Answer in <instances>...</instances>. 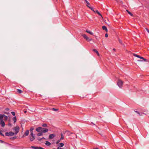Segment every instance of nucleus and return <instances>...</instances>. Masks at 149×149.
<instances>
[{"label": "nucleus", "instance_id": "nucleus-1", "mask_svg": "<svg viewBox=\"0 0 149 149\" xmlns=\"http://www.w3.org/2000/svg\"><path fill=\"white\" fill-rule=\"evenodd\" d=\"M36 130L37 132H42L44 133L47 132L49 130L47 128H43L41 127L37 128Z\"/></svg>", "mask_w": 149, "mask_h": 149}, {"label": "nucleus", "instance_id": "nucleus-2", "mask_svg": "<svg viewBox=\"0 0 149 149\" xmlns=\"http://www.w3.org/2000/svg\"><path fill=\"white\" fill-rule=\"evenodd\" d=\"M123 82L121 80L118 79L117 82V84L118 86L120 88H122V86L123 85Z\"/></svg>", "mask_w": 149, "mask_h": 149}, {"label": "nucleus", "instance_id": "nucleus-3", "mask_svg": "<svg viewBox=\"0 0 149 149\" xmlns=\"http://www.w3.org/2000/svg\"><path fill=\"white\" fill-rule=\"evenodd\" d=\"M14 130L15 131V135H16L18 132H19V126H16L14 128Z\"/></svg>", "mask_w": 149, "mask_h": 149}, {"label": "nucleus", "instance_id": "nucleus-4", "mask_svg": "<svg viewBox=\"0 0 149 149\" xmlns=\"http://www.w3.org/2000/svg\"><path fill=\"white\" fill-rule=\"evenodd\" d=\"M82 36L87 41H91L92 40L91 38H89L86 34H83L82 35Z\"/></svg>", "mask_w": 149, "mask_h": 149}, {"label": "nucleus", "instance_id": "nucleus-5", "mask_svg": "<svg viewBox=\"0 0 149 149\" xmlns=\"http://www.w3.org/2000/svg\"><path fill=\"white\" fill-rule=\"evenodd\" d=\"M15 134V133L12 132H6L5 133V135L8 136H12Z\"/></svg>", "mask_w": 149, "mask_h": 149}, {"label": "nucleus", "instance_id": "nucleus-6", "mask_svg": "<svg viewBox=\"0 0 149 149\" xmlns=\"http://www.w3.org/2000/svg\"><path fill=\"white\" fill-rule=\"evenodd\" d=\"M0 124L1 126L2 127H4L5 125L4 122L3 121V119H2V117H1L0 118Z\"/></svg>", "mask_w": 149, "mask_h": 149}, {"label": "nucleus", "instance_id": "nucleus-7", "mask_svg": "<svg viewBox=\"0 0 149 149\" xmlns=\"http://www.w3.org/2000/svg\"><path fill=\"white\" fill-rule=\"evenodd\" d=\"M55 136V135L54 134H51L49 135V139H52Z\"/></svg>", "mask_w": 149, "mask_h": 149}, {"label": "nucleus", "instance_id": "nucleus-8", "mask_svg": "<svg viewBox=\"0 0 149 149\" xmlns=\"http://www.w3.org/2000/svg\"><path fill=\"white\" fill-rule=\"evenodd\" d=\"M65 133L68 136H70L71 134H72L73 133L70 132L69 131L67 130L65 131Z\"/></svg>", "mask_w": 149, "mask_h": 149}, {"label": "nucleus", "instance_id": "nucleus-9", "mask_svg": "<svg viewBox=\"0 0 149 149\" xmlns=\"http://www.w3.org/2000/svg\"><path fill=\"white\" fill-rule=\"evenodd\" d=\"M139 58H140V59H143V60H138V61L141 62V61H147V60L146 59L144 58H143L142 57L140 56Z\"/></svg>", "mask_w": 149, "mask_h": 149}, {"label": "nucleus", "instance_id": "nucleus-10", "mask_svg": "<svg viewBox=\"0 0 149 149\" xmlns=\"http://www.w3.org/2000/svg\"><path fill=\"white\" fill-rule=\"evenodd\" d=\"M29 138L30 140L31 141H33L35 139V136H29Z\"/></svg>", "mask_w": 149, "mask_h": 149}, {"label": "nucleus", "instance_id": "nucleus-11", "mask_svg": "<svg viewBox=\"0 0 149 149\" xmlns=\"http://www.w3.org/2000/svg\"><path fill=\"white\" fill-rule=\"evenodd\" d=\"M95 13H97L102 18H103L102 15L97 10H96L95 11Z\"/></svg>", "mask_w": 149, "mask_h": 149}, {"label": "nucleus", "instance_id": "nucleus-12", "mask_svg": "<svg viewBox=\"0 0 149 149\" xmlns=\"http://www.w3.org/2000/svg\"><path fill=\"white\" fill-rule=\"evenodd\" d=\"M45 144L47 146H49L51 144L49 142L46 141Z\"/></svg>", "mask_w": 149, "mask_h": 149}, {"label": "nucleus", "instance_id": "nucleus-13", "mask_svg": "<svg viewBox=\"0 0 149 149\" xmlns=\"http://www.w3.org/2000/svg\"><path fill=\"white\" fill-rule=\"evenodd\" d=\"M39 132L40 133H38L37 134V135L38 136H42L43 135V132Z\"/></svg>", "mask_w": 149, "mask_h": 149}, {"label": "nucleus", "instance_id": "nucleus-14", "mask_svg": "<svg viewBox=\"0 0 149 149\" xmlns=\"http://www.w3.org/2000/svg\"><path fill=\"white\" fill-rule=\"evenodd\" d=\"M102 28L103 30H105L106 32L108 30L107 28L105 26H103L102 27Z\"/></svg>", "mask_w": 149, "mask_h": 149}, {"label": "nucleus", "instance_id": "nucleus-15", "mask_svg": "<svg viewBox=\"0 0 149 149\" xmlns=\"http://www.w3.org/2000/svg\"><path fill=\"white\" fill-rule=\"evenodd\" d=\"M29 130H26L25 132V135L26 136H27L29 135Z\"/></svg>", "mask_w": 149, "mask_h": 149}, {"label": "nucleus", "instance_id": "nucleus-16", "mask_svg": "<svg viewBox=\"0 0 149 149\" xmlns=\"http://www.w3.org/2000/svg\"><path fill=\"white\" fill-rule=\"evenodd\" d=\"M86 32H87V33H89V34H90L91 35H93V33L92 32L90 31H89L88 30H86Z\"/></svg>", "mask_w": 149, "mask_h": 149}, {"label": "nucleus", "instance_id": "nucleus-17", "mask_svg": "<svg viewBox=\"0 0 149 149\" xmlns=\"http://www.w3.org/2000/svg\"><path fill=\"white\" fill-rule=\"evenodd\" d=\"M64 143H59L58 145V146L60 148L62 147H63L64 146Z\"/></svg>", "mask_w": 149, "mask_h": 149}, {"label": "nucleus", "instance_id": "nucleus-18", "mask_svg": "<svg viewBox=\"0 0 149 149\" xmlns=\"http://www.w3.org/2000/svg\"><path fill=\"white\" fill-rule=\"evenodd\" d=\"M43 127H47V124L46 123H43L41 125Z\"/></svg>", "mask_w": 149, "mask_h": 149}, {"label": "nucleus", "instance_id": "nucleus-19", "mask_svg": "<svg viewBox=\"0 0 149 149\" xmlns=\"http://www.w3.org/2000/svg\"><path fill=\"white\" fill-rule=\"evenodd\" d=\"M93 51L94 52H95L98 55V56L99 55V53H98V52L97 51V50H96V49H93Z\"/></svg>", "mask_w": 149, "mask_h": 149}, {"label": "nucleus", "instance_id": "nucleus-20", "mask_svg": "<svg viewBox=\"0 0 149 149\" xmlns=\"http://www.w3.org/2000/svg\"><path fill=\"white\" fill-rule=\"evenodd\" d=\"M61 137L60 139V140H62L63 139L64 136H63V134H62V133H61Z\"/></svg>", "mask_w": 149, "mask_h": 149}, {"label": "nucleus", "instance_id": "nucleus-21", "mask_svg": "<svg viewBox=\"0 0 149 149\" xmlns=\"http://www.w3.org/2000/svg\"><path fill=\"white\" fill-rule=\"evenodd\" d=\"M31 148L34 149H39V147L37 146H32L31 147Z\"/></svg>", "mask_w": 149, "mask_h": 149}, {"label": "nucleus", "instance_id": "nucleus-22", "mask_svg": "<svg viewBox=\"0 0 149 149\" xmlns=\"http://www.w3.org/2000/svg\"><path fill=\"white\" fill-rule=\"evenodd\" d=\"M87 7L90 9L91 10L93 11L94 12H95V11L93 9V8L90 7V6L87 5Z\"/></svg>", "mask_w": 149, "mask_h": 149}, {"label": "nucleus", "instance_id": "nucleus-23", "mask_svg": "<svg viewBox=\"0 0 149 149\" xmlns=\"http://www.w3.org/2000/svg\"><path fill=\"white\" fill-rule=\"evenodd\" d=\"M134 111L137 114H139V115H140V116H142V114L143 113H141V114L138 111Z\"/></svg>", "mask_w": 149, "mask_h": 149}, {"label": "nucleus", "instance_id": "nucleus-24", "mask_svg": "<svg viewBox=\"0 0 149 149\" xmlns=\"http://www.w3.org/2000/svg\"><path fill=\"white\" fill-rule=\"evenodd\" d=\"M13 120L14 121V123H15L17 120L16 117V116L14 117L13 118Z\"/></svg>", "mask_w": 149, "mask_h": 149}, {"label": "nucleus", "instance_id": "nucleus-25", "mask_svg": "<svg viewBox=\"0 0 149 149\" xmlns=\"http://www.w3.org/2000/svg\"><path fill=\"white\" fill-rule=\"evenodd\" d=\"M133 55L134 56H135L136 57L139 58L140 56H139V55H137V54H134V53L133 54Z\"/></svg>", "mask_w": 149, "mask_h": 149}, {"label": "nucleus", "instance_id": "nucleus-26", "mask_svg": "<svg viewBox=\"0 0 149 149\" xmlns=\"http://www.w3.org/2000/svg\"><path fill=\"white\" fill-rule=\"evenodd\" d=\"M85 1L86 2V3H87L86 6H87V5L89 6H90V3H89V2L87 0H85Z\"/></svg>", "mask_w": 149, "mask_h": 149}, {"label": "nucleus", "instance_id": "nucleus-27", "mask_svg": "<svg viewBox=\"0 0 149 149\" xmlns=\"http://www.w3.org/2000/svg\"><path fill=\"white\" fill-rule=\"evenodd\" d=\"M126 11L131 16H133V14L129 11L128 10H126Z\"/></svg>", "mask_w": 149, "mask_h": 149}, {"label": "nucleus", "instance_id": "nucleus-28", "mask_svg": "<svg viewBox=\"0 0 149 149\" xmlns=\"http://www.w3.org/2000/svg\"><path fill=\"white\" fill-rule=\"evenodd\" d=\"M17 91L19 93H21L22 92V91L19 89H18L17 90Z\"/></svg>", "mask_w": 149, "mask_h": 149}, {"label": "nucleus", "instance_id": "nucleus-29", "mask_svg": "<svg viewBox=\"0 0 149 149\" xmlns=\"http://www.w3.org/2000/svg\"><path fill=\"white\" fill-rule=\"evenodd\" d=\"M30 133H31V134H30V136H35V135L34 134H33V132H30Z\"/></svg>", "mask_w": 149, "mask_h": 149}, {"label": "nucleus", "instance_id": "nucleus-30", "mask_svg": "<svg viewBox=\"0 0 149 149\" xmlns=\"http://www.w3.org/2000/svg\"><path fill=\"white\" fill-rule=\"evenodd\" d=\"M33 130H34L33 128V127H31L30 129V132H33Z\"/></svg>", "mask_w": 149, "mask_h": 149}, {"label": "nucleus", "instance_id": "nucleus-31", "mask_svg": "<svg viewBox=\"0 0 149 149\" xmlns=\"http://www.w3.org/2000/svg\"><path fill=\"white\" fill-rule=\"evenodd\" d=\"M42 139H45V138L44 137H43L42 138H38V139L40 141H41V140Z\"/></svg>", "mask_w": 149, "mask_h": 149}, {"label": "nucleus", "instance_id": "nucleus-32", "mask_svg": "<svg viewBox=\"0 0 149 149\" xmlns=\"http://www.w3.org/2000/svg\"><path fill=\"white\" fill-rule=\"evenodd\" d=\"M52 110L54 111H56L58 110V109H56L54 108H52Z\"/></svg>", "mask_w": 149, "mask_h": 149}, {"label": "nucleus", "instance_id": "nucleus-33", "mask_svg": "<svg viewBox=\"0 0 149 149\" xmlns=\"http://www.w3.org/2000/svg\"><path fill=\"white\" fill-rule=\"evenodd\" d=\"M118 41L122 45H123L122 42L121 40H120L119 39H118Z\"/></svg>", "mask_w": 149, "mask_h": 149}, {"label": "nucleus", "instance_id": "nucleus-34", "mask_svg": "<svg viewBox=\"0 0 149 149\" xmlns=\"http://www.w3.org/2000/svg\"><path fill=\"white\" fill-rule=\"evenodd\" d=\"M11 113L14 116L15 115V113L14 112H13V111L11 112Z\"/></svg>", "mask_w": 149, "mask_h": 149}, {"label": "nucleus", "instance_id": "nucleus-35", "mask_svg": "<svg viewBox=\"0 0 149 149\" xmlns=\"http://www.w3.org/2000/svg\"><path fill=\"white\" fill-rule=\"evenodd\" d=\"M17 137L16 136H14L13 137L11 138L10 139L12 140H14Z\"/></svg>", "mask_w": 149, "mask_h": 149}, {"label": "nucleus", "instance_id": "nucleus-36", "mask_svg": "<svg viewBox=\"0 0 149 149\" xmlns=\"http://www.w3.org/2000/svg\"><path fill=\"white\" fill-rule=\"evenodd\" d=\"M0 134L1 136H4V135L1 132V131L0 130Z\"/></svg>", "mask_w": 149, "mask_h": 149}, {"label": "nucleus", "instance_id": "nucleus-37", "mask_svg": "<svg viewBox=\"0 0 149 149\" xmlns=\"http://www.w3.org/2000/svg\"><path fill=\"white\" fill-rule=\"evenodd\" d=\"M98 133L101 135V136H103V137H104V136H103V134L102 132H98Z\"/></svg>", "mask_w": 149, "mask_h": 149}, {"label": "nucleus", "instance_id": "nucleus-38", "mask_svg": "<svg viewBox=\"0 0 149 149\" xmlns=\"http://www.w3.org/2000/svg\"><path fill=\"white\" fill-rule=\"evenodd\" d=\"M4 113L6 114H9V113L8 112L5 111L4 112Z\"/></svg>", "mask_w": 149, "mask_h": 149}, {"label": "nucleus", "instance_id": "nucleus-39", "mask_svg": "<svg viewBox=\"0 0 149 149\" xmlns=\"http://www.w3.org/2000/svg\"><path fill=\"white\" fill-rule=\"evenodd\" d=\"M9 110V109L8 108H7L5 109V110L6 111H8Z\"/></svg>", "mask_w": 149, "mask_h": 149}, {"label": "nucleus", "instance_id": "nucleus-40", "mask_svg": "<svg viewBox=\"0 0 149 149\" xmlns=\"http://www.w3.org/2000/svg\"><path fill=\"white\" fill-rule=\"evenodd\" d=\"M60 140H60H58V141L56 142V143L57 144H58V143H59V142H60V140Z\"/></svg>", "mask_w": 149, "mask_h": 149}, {"label": "nucleus", "instance_id": "nucleus-41", "mask_svg": "<svg viewBox=\"0 0 149 149\" xmlns=\"http://www.w3.org/2000/svg\"><path fill=\"white\" fill-rule=\"evenodd\" d=\"M8 125L9 126H12V124L11 123H9L8 124Z\"/></svg>", "mask_w": 149, "mask_h": 149}, {"label": "nucleus", "instance_id": "nucleus-42", "mask_svg": "<svg viewBox=\"0 0 149 149\" xmlns=\"http://www.w3.org/2000/svg\"><path fill=\"white\" fill-rule=\"evenodd\" d=\"M24 112L25 113H26L27 112V109H25L24 110Z\"/></svg>", "mask_w": 149, "mask_h": 149}, {"label": "nucleus", "instance_id": "nucleus-43", "mask_svg": "<svg viewBox=\"0 0 149 149\" xmlns=\"http://www.w3.org/2000/svg\"><path fill=\"white\" fill-rule=\"evenodd\" d=\"M0 142L1 143H4V141H3L1 140H0Z\"/></svg>", "mask_w": 149, "mask_h": 149}, {"label": "nucleus", "instance_id": "nucleus-44", "mask_svg": "<svg viewBox=\"0 0 149 149\" xmlns=\"http://www.w3.org/2000/svg\"><path fill=\"white\" fill-rule=\"evenodd\" d=\"M105 36L106 37H108V34L107 33H106L105 34Z\"/></svg>", "mask_w": 149, "mask_h": 149}, {"label": "nucleus", "instance_id": "nucleus-45", "mask_svg": "<svg viewBox=\"0 0 149 149\" xmlns=\"http://www.w3.org/2000/svg\"><path fill=\"white\" fill-rule=\"evenodd\" d=\"M91 123L94 125H95V124L93 123L92 122H91Z\"/></svg>", "mask_w": 149, "mask_h": 149}, {"label": "nucleus", "instance_id": "nucleus-46", "mask_svg": "<svg viewBox=\"0 0 149 149\" xmlns=\"http://www.w3.org/2000/svg\"><path fill=\"white\" fill-rule=\"evenodd\" d=\"M113 50L114 51H115L116 50V49H115V48H113Z\"/></svg>", "mask_w": 149, "mask_h": 149}, {"label": "nucleus", "instance_id": "nucleus-47", "mask_svg": "<svg viewBox=\"0 0 149 149\" xmlns=\"http://www.w3.org/2000/svg\"><path fill=\"white\" fill-rule=\"evenodd\" d=\"M94 149H98L97 148H95Z\"/></svg>", "mask_w": 149, "mask_h": 149}]
</instances>
